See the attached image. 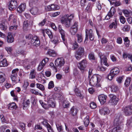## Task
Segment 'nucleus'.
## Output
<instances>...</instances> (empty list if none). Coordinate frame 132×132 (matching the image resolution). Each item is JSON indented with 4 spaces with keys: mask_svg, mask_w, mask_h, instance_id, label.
I'll return each instance as SVG.
<instances>
[{
    "mask_svg": "<svg viewBox=\"0 0 132 132\" xmlns=\"http://www.w3.org/2000/svg\"><path fill=\"white\" fill-rule=\"evenodd\" d=\"M74 15L73 14H66L63 17L61 20L62 23L64 24L67 28H69L70 26L71 21L73 19Z\"/></svg>",
    "mask_w": 132,
    "mask_h": 132,
    "instance_id": "nucleus-1",
    "label": "nucleus"
},
{
    "mask_svg": "<svg viewBox=\"0 0 132 132\" xmlns=\"http://www.w3.org/2000/svg\"><path fill=\"white\" fill-rule=\"evenodd\" d=\"M120 119V116L118 114L116 116L114 121V123L116 124V127L113 129L112 132H119L120 131L123 127L122 124L119 122Z\"/></svg>",
    "mask_w": 132,
    "mask_h": 132,
    "instance_id": "nucleus-2",
    "label": "nucleus"
},
{
    "mask_svg": "<svg viewBox=\"0 0 132 132\" xmlns=\"http://www.w3.org/2000/svg\"><path fill=\"white\" fill-rule=\"evenodd\" d=\"M101 77L100 75H94L90 80V84L93 86L99 87L100 85L98 83L101 81Z\"/></svg>",
    "mask_w": 132,
    "mask_h": 132,
    "instance_id": "nucleus-3",
    "label": "nucleus"
},
{
    "mask_svg": "<svg viewBox=\"0 0 132 132\" xmlns=\"http://www.w3.org/2000/svg\"><path fill=\"white\" fill-rule=\"evenodd\" d=\"M84 48L83 47L80 46L75 53V56L77 59L78 60H80L84 54Z\"/></svg>",
    "mask_w": 132,
    "mask_h": 132,
    "instance_id": "nucleus-4",
    "label": "nucleus"
},
{
    "mask_svg": "<svg viewBox=\"0 0 132 132\" xmlns=\"http://www.w3.org/2000/svg\"><path fill=\"white\" fill-rule=\"evenodd\" d=\"M87 65V61L85 60H83L81 62L79 63L78 67L81 71L82 73H83L86 68Z\"/></svg>",
    "mask_w": 132,
    "mask_h": 132,
    "instance_id": "nucleus-5",
    "label": "nucleus"
},
{
    "mask_svg": "<svg viewBox=\"0 0 132 132\" xmlns=\"http://www.w3.org/2000/svg\"><path fill=\"white\" fill-rule=\"evenodd\" d=\"M122 110L125 115L128 116L132 114V106H129L126 107H123Z\"/></svg>",
    "mask_w": 132,
    "mask_h": 132,
    "instance_id": "nucleus-6",
    "label": "nucleus"
},
{
    "mask_svg": "<svg viewBox=\"0 0 132 132\" xmlns=\"http://www.w3.org/2000/svg\"><path fill=\"white\" fill-rule=\"evenodd\" d=\"M22 65L26 70H29L31 67V62L29 59H25L22 61Z\"/></svg>",
    "mask_w": 132,
    "mask_h": 132,
    "instance_id": "nucleus-7",
    "label": "nucleus"
},
{
    "mask_svg": "<svg viewBox=\"0 0 132 132\" xmlns=\"http://www.w3.org/2000/svg\"><path fill=\"white\" fill-rule=\"evenodd\" d=\"M53 99L52 98H48L46 102L47 104H45V105L44 106V109H47L50 107L53 108L55 106V104L54 103Z\"/></svg>",
    "mask_w": 132,
    "mask_h": 132,
    "instance_id": "nucleus-8",
    "label": "nucleus"
},
{
    "mask_svg": "<svg viewBox=\"0 0 132 132\" xmlns=\"http://www.w3.org/2000/svg\"><path fill=\"white\" fill-rule=\"evenodd\" d=\"M55 62L56 66L60 68L64 65L65 63V61L63 57H60L56 60Z\"/></svg>",
    "mask_w": 132,
    "mask_h": 132,
    "instance_id": "nucleus-9",
    "label": "nucleus"
},
{
    "mask_svg": "<svg viewBox=\"0 0 132 132\" xmlns=\"http://www.w3.org/2000/svg\"><path fill=\"white\" fill-rule=\"evenodd\" d=\"M78 29V23L75 22L73 24L70 28V32L72 35H75L77 32Z\"/></svg>",
    "mask_w": 132,
    "mask_h": 132,
    "instance_id": "nucleus-10",
    "label": "nucleus"
},
{
    "mask_svg": "<svg viewBox=\"0 0 132 132\" xmlns=\"http://www.w3.org/2000/svg\"><path fill=\"white\" fill-rule=\"evenodd\" d=\"M17 3L16 0H11L9 2V9L10 11L14 10L17 6Z\"/></svg>",
    "mask_w": 132,
    "mask_h": 132,
    "instance_id": "nucleus-11",
    "label": "nucleus"
},
{
    "mask_svg": "<svg viewBox=\"0 0 132 132\" xmlns=\"http://www.w3.org/2000/svg\"><path fill=\"white\" fill-rule=\"evenodd\" d=\"M45 8L46 11H48L58 10L60 9V7L56 5L52 4L51 5L46 6Z\"/></svg>",
    "mask_w": 132,
    "mask_h": 132,
    "instance_id": "nucleus-12",
    "label": "nucleus"
},
{
    "mask_svg": "<svg viewBox=\"0 0 132 132\" xmlns=\"http://www.w3.org/2000/svg\"><path fill=\"white\" fill-rule=\"evenodd\" d=\"M99 55L101 59V62L103 63V64L105 65L108 67L109 66V64L107 63V59L106 56L102 54V53H100Z\"/></svg>",
    "mask_w": 132,
    "mask_h": 132,
    "instance_id": "nucleus-13",
    "label": "nucleus"
},
{
    "mask_svg": "<svg viewBox=\"0 0 132 132\" xmlns=\"http://www.w3.org/2000/svg\"><path fill=\"white\" fill-rule=\"evenodd\" d=\"M31 43L34 46H38L40 44V41L39 37L36 36H34L31 40Z\"/></svg>",
    "mask_w": 132,
    "mask_h": 132,
    "instance_id": "nucleus-14",
    "label": "nucleus"
},
{
    "mask_svg": "<svg viewBox=\"0 0 132 132\" xmlns=\"http://www.w3.org/2000/svg\"><path fill=\"white\" fill-rule=\"evenodd\" d=\"M109 97L110 98L109 102L112 105H116L118 102L116 96L112 94H110Z\"/></svg>",
    "mask_w": 132,
    "mask_h": 132,
    "instance_id": "nucleus-15",
    "label": "nucleus"
},
{
    "mask_svg": "<svg viewBox=\"0 0 132 132\" xmlns=\"http://www.w3.org/2000/svg\"><path fill=\"white\" fill-rule=\"evenodd\" d=\"M48 58H46L44 59L42 62L39 63L38 67V70L39 71H41L45 65L46 63L48 61Z\"/></svg>",
    "mask_w": 132,
    "mask_h": 132,
    "instance_id": "nucleus-16",
    "label": "nucleus"
},
{
    "mask_svg": "<svg viewBox=\"0 0 132 132\" xmlns=\"http://www.w3.org/2000/svg\"><path fill=\"white\" fill-rule=\"evenodd\" d=\"M115 12V10L114 8H111L108 14L105 17V19L108 20L110 19L111 18H112Z\"/></svg>",
    "mask_w": 132,
    "mask_h": 132,
    "instance_id": "nucleus-17",
    "label": "nucleus"
},
{
    "mask_svg": "<svg viewBox=\"0 0 132 132\" xmlns=\"http://www.w3.org/2000/svg\"><path fill=\"white\" fill-rule=\"evenodd\" d=\"M26 8V4L25 3L22 4L17 8V12L19 13H22L24 11Z\"/></svg>",
    "mask_w": 132,
    "mask_h": 132,
    "instance_id": "nucleus-18",
    "label": "nucleus"
},
{
    "mask_svg": "<svg viewBox=\"0 0 132 132\" xmlns=\"http://www.w3.org/2000/svg\"><path fill=\"white\" fill-rule=\"evenodd\" d=\"M86 32V37L84 41V43L86 44L87 43V41L88 38V36L90 34H93V30L91 29H86L85 31Z\"/></svg>",
    "mask_w": 132,
    "mask_h": 132,
    "instance_id": "nucleus-19",
    "label": "nucleus"
},
{
    "mask_svg": "<svg viewBox=\"0 0 132 132\" xmlns=\"http://www.w3.org/2000/svg\"><path fill=\"white\" fill-rule=\"evenodd\" d=\"M100 113L102 115H104L108 114L110 113V111L106 107L101 108L100 110Z\"/></svg>",
    "mask_w": 132,
    "mask_h": 132,
    "instance_id": "nucleus-20",
    "label": "nucleus"
},
{
    "mask_svg": "<svg viewBox=\"0 0 132 132\" xmlns=\"http://www.w3.org/2000/svg\"><path fill=\"white\" fill-rule=\"evenodd\" d=\"M106 96L104 95H101L98 96V99L101 103L103 104L106 101Z\"/></svg>",
    "mask_w": 132,
    "mask_h": 132,
    "instance_id": "nucleus-21",
    "label": "nucleus"
},
{
    "mask_svg": "<svg viewBox=\"0 0 132 132\" xmlns=\"http://www.w3.org/2000/svg\"><path fill=\"white\" fill-rule=\"evenodd\" d=\"M84 117V119L83 122L84 125L85 127L89 125V117L88 115H84L83 116H82L81 117Z\"/></svg>",
    "mask_w": 132,
    "mask_h": 132,
    "instance_id": "nucleus-22",
    "label": "nucleus"
},
{
    "mask_svg": "<svg viewBox=\"0 0 132 132\" xmlns=\"http://www.w3.org/2000/svg\"><path fill=\"white\" fill-rule=\"evenodd\" d=\"M31 13L33 15L39 14V11L38 8L36 7H32L30 11Z\"/></svg>",
    "mask_w": 132,
    "mask_h": 132,
    "instance_id": "nucleus-23",
    "label": "nucleus"
},
{
    "mask_svg": "<svg viewBox=\"0 0 132 132\" xmlns=\"http://www.w3.org/2000/svg\"><path fill=\"white\" fill-rule=\"evenodd\" d=\"M42 123L46 127L48 132H54L51 126L47 122L44 121Z\"/></svg>",
    "mask_w": 132,
    "mask_h": 132,
    "instance_id": "nucleus-24",
    "label": "nucleus"
},
{
    "mask_svg": "<svg viewBox=\"0 0 132 132\" xmlns=\"http://www.w3.org/2000/svg\"><path fill=\"white\" fill-rule=\"evenodd\" d=\"M120 71L119 69L117 68H115L112 69L111 71V73L114 76L118 74Z\"/></svg>",
    "mask_w": 132,
    "mask_h": 132,
    "instance_id": "nucleus-25",
    "label": "nucleus"
},
{
    "mask_svg": "<svg viewBox=\"0 0 132 132\" xmlns=\"http://www.w3.org/2000/svg\"><path fill=\"white\" fill-rule=\"evenodd\" d=\"M77 109L73 106L70 109V113L73 116H74L77 114Z\"/></svg>",
    "mask_w": 132,
    "mask_h": 132,
    "instance_id": "nucleus-26",
    "label": "nucleus"
},
{
    "mask_svg": "<svg viewBox=\"0 0 132 132\" xmlns=\"http://www.w3.org/2000/svg\"><path fill=\"white\" fill-rule=\"evenodd\" d=\"M14 39L11 33H9L7 37V41L8 43H12L13 42Z\"/></svg>",
    "mask_w": 132,
    "mask_h": 132,
    "instance_id": "nucleus-27",
    "label": "nucleus"
},
{
    "mask_svg": "<svg viewBox=\"0 0 132 132\" xmlns=\"http://www.w3.org/2000/svg\"><path fill=\"white\" fill-rule=\"evenodd\" d=\"M36 75V72L34 69H32L30 71L29 78L31 79H34L35 78Z\"/></svg>",
    "mask_w": 132,
    "mask_h": 132,
    "instance_id": "nucleus-28",
    "label": "nucleus"
},
{
    "mask_svg": "<svg viewBox=\"0 0 132 132\" xmlns=\"http://www.w3.org/2000/svg\"><path fill=\"white\" fill-rule=\"evenodd\" d=\"M47 53L50 56L52 57H55L56 55V53L53 50H48Z\"/></svg>",
    "mask_w": 132,
    "mask_h": 132,
    "instance_id": "nucleus-29",
    "label": "nucleus"
},
{
    "mask_svg": "<svg viewBox=\"0 0 132 132\" xmlns=\"http://www.w3.org/2000/svg\"><path fill=\"white\" fill-rule=\"evenodd\" d=\"M8 65V64L7 63V60L5 59L0 62V67H6Z\"/></svg>",
    "mask_w": 132,
    "mask_h": 132,
    "instance_id": "nucleus-30",
    "label": "nucleus"
},
{
    "mask_svg": "<svg viewBox=\"0 0 132 132\" xmlns=\"http://www.w3.org/2000/svg\"><path fill=\"white\" fill-rule=\"evenodd\" d=\"M51 42L55 45H57L59 42V38L57 37H55L52 40Z\"/></svg>",
    "mask_w": 132,
    "mask_h": 132,
    "instance_id": "nucleus-31",
    "label": "nucleus"
},
{
    "mask_svg": "<svg viewBox=\"0 0 132 132\" xmlns=\"http://www.w3.org/2000/svg\"><path fill=\"white\" fill-rule=\"evenodd\" d=\"M109 27L110 29L113 28L114 29H116L117 28V21L115 20L113 22L110 24Z\"/></svg>",
    "mask_w": 132,
    "mask_h": 132,
    "instance_id": "nucleus-32",
    "label": "nucleus"
},
{
    "mask_svg": "<svg viewBox=\"0 0 132 132\" xmlns=\"http://www.w3.org/2000/svg\"><path fill=\"white\" fill-rule=\"evenodd\" d=\"M29 22L28 20L25 21L23 22V28L24 30H28V28L29 26Z\"/></svg>",
    "mask_w": 132,
    "mask_h": 132,
    "instance_id": "nucleus-33",
    "label": "nucleus"
},
{
    "mask_svg": "<svg viewBox=\"0 0 132 132\" xmlns=\"http://www.w3.org/2000/svg\"><path fill=\"white\" fill-rule=\"evenodd\" d=\"M9 109L10 110H13V109H15L16 106L14 103H12L9 104L8 105Z\"/></svg>",
    "mask_w": 132,
    "mask_h": 132,
    "instance_id": "nucleus-34",
    "label": "nucleus"
},
{
    "mask_svg": "<svg viewBox=\"0 0 132 132\" xmlns=\"http://www.w3.org/2000/svg\"><path fill=\"white\" fill-rule=\"evenodd\" d=\"M131 81V78L130 77L127 78L124 83V86L126 87L128 86L130 84Z\"/></svg>",
    "mask_w": 132,
    "mask_h": 132,
    "instance_id": "nucleus-35",
    "label": "nucleus"
},
{
    "mask_svg": "<svg viewBox=\"0 0 132 132\" xmlns=\"http://www.w3.org/2000/svg\"><path fill=\"white\" fill-rule=\"evenodd\" d=\"M7 28V26L5 25V23L2 22L0 23V28L2 30H5Z\"/></svg>",
    "mask_w": 132,
    "mask_h": 132,
    "instance_id": "nucleus-36",
    "label": "nucleus"
},
{
    "mask_svg": "<svg viewBox=\"0 0 132 132\" xmlns=\"http://www.w3.org/2000/svg\"><path fill=\"white\" fill-rule=\"evenodd\" d=\"M36 85L37 88L42 91H44L45 89L44 87L42 84L39 83H37L36 84Z\"/></svg>",
    "mask_w": 132,
    "mask_h": 132,
    "instance_id": "nucleus-37",
    "label": "nucleus"
},
{
    "mask_svg": "<svg viewBox=\"0 0 132 132\" xmlns=\"http://www.w3.org/2000/svg\"><path fill=\"white\" fill-rule=\"evenodd\" d=\"M56 125L57 129L58 131L59 132L62 131V129L61 123L59 122H57L56 123Z\"/></svg>",
    "mask_w": 132,
    "mask_h": 132,
    "instance_id": "nucleus-38",
    "label": "nucleus"
},
{
    "mask_svg": "<svg viewBox=\"0 0 132 132\" xmlns=\"http://www.w3.org/2000/svg\"><path fill=\"white\" fill-rule=\"evenodd\" d=\"M63 103V106L64 108H66L68 107L69 106V103L68 101L66 100H63L62 101Z\"/></svg>",
    "mask_w": 132,
    "mask_h": 132,
    "instance_id": "nucleus-39",
    "label": "nucleus"
},
{
    "mask_svg": "<svg viewBox=\"0 0 132 132\" xmlns=\"http://www.w3.org/2000/svg\"><path fill=\"white\" fill-rule=\"evenodd\" d=\"M122 12L126 17H128L131 13L130 11H129L127 10H123Z\"/></svg>",
    "mask_w": 132,
    "mask_h": 132,
    "instance_id": "nucleus-40",
    "label": "nucleus"
},
{
    "mask_svg": "<svg viewBox=\"0 0 132 132\" xmlns=\"http://www.w3.org/2000/svg\"><path fill=\"white\" fill-rule=\"evenodd\" d=\"M111 3L112 4V5H114L116 6H119L121 4V3L119 1H117L116 0H113L111 2Z\"/></svg>",
    "mask_w": 132,
    "mask_h": 132,
    "instance_id": "nucleus-41",
    "label": "nucleus"
},
{
    "mask_svg": "<svg viewBox=\"0 0 132 132\" xmlns=\"http://www.w3.org/2000/svg\"><path fill=\"white\" fill-rule=\"evenodd\" d=\"M76 36L77 38V41L78 43H80L82 41V38L81 35L77 34Z\"/></svg>",
    "mask_w": 132,
    "mask_h": 132,
    "instance_id": "nucleus-42",
    "label": "nucleus"
},
{
    "mask_svg": "<svg viewBox=\"0 0 132 132\" xmlns=\"http://www.w3.org/2000/svg\"><path fill=\"white\" fill-rule=\"evenodd\" d=\"M17 75L11 74V78L12 81L15 82L17 80Z\"/></svg>",
    "mask_w": 132,
    "mask_h": 132,
    "instance_id": "nucleus-43",
    "label": "nucleus"
},
{
    "mask_svg": "<svg viewBox=\"0 0 132 132\" xmlns=\"http://www.w3.org/2000/svg\"><path fill=\"white\" fill-rule=\"evenodd\" d=\"M111 90L112 92H116L119 90L118 87L115 86L113 85L111 87Z\"/></svg>",
    "mask_w": 132,
    "mask_h": 132,
    "instance_id": "nucleus-44",
    "label": "nucleus"
},
{
    "mask_svg": "<svg viewBox=\"0 0 132 132\" xmlns=\"http://www.w3.org/2000/svg\"><path fill=\"white\" fill-rule=\"evenodd\" d=\"M130 29V27L129 26L128 24H126L124 26L123 30L124 31H129Z\"/></svg>",
    "mask_w": 132,
    "mask_h": 132,
    "instance_id": "nucleus-45",
    "label": "nucleus"
},
{
    "mask_svg": "<svg viewBox=\"0 0 132 132\" xmlns=\"http://www.w3.org/2000/svg\"><path fill=\"white\" fill-rule=\"evenodd\" d=\"M30 103V101L29 100H24L23 102V106L24 107H27L29 105Z\"/></svg>",
    "mask_w": 132,
    "mask_h": 132,
    "instance_id": "nucleus-46",
    "label": "nucleus"
},
{
    "mask_svg": "<svg viewBox=\"0 0 132 132\" xmlns=\"http://www.w3.org/2000/svg\"><path fill=\"white\" fill-rule=\"evenodd\" d=\"M54 87V85L53 82L52 81H50L48 84V89H50L51 88H53Z\"/></svg>",
    "mask_w": 132,
    "mask_h": 132,
    "instance_id": "nucleus-47",
    "label": "nucleus"
},
{
    "mask_svg": "<svg viewBox=\"0 0 132 132\" xmlns=\"http://www.w3.org/2000/svg\"><path fill=\"white\" fill-rule=\"evenodd\" d=\"M120 20V22L123 24L125 23L126 22V19L125 18L122 16H120L119 17Z\"/></svg>",
    "mask_w": 132,
    "mask_h": 132,
    "instance_id": "nucleus-48",
    "label": "nucleus"
},
{
    "mask_svg": "<svg viewBox=\"0 0 132 132\" xmlns=\"http://www.w3.org/2000/svg\"><path fill=\"white\" fill-rule=\"evenodd\" d=\"M88 57L90 60H94L95 59L94 55L93 53H90L89 54Z\"/></svg>",
    "mask_w": 132,
    "mask_h": 132,
    "instance_id": "nucleus-49",
    "label": "nucleus"
},
{
    "mask_svg": "<svg viewBox=\"0 0 132 132\" xmlns=\"http://www.w3.org/2000/svg\"><path fill=\"white\" fill-rule=\"evenodd\" d=\"M61 35L63 41H64L65 40V39L64 38L65 36V32L64 30H63L61 31H59Z\"/></svg>",
    "mask_w": 132,
    "mask_h": 132,
    "instance_id": "nucleus-50",
    "label": "nucleus"
},
{
    "mask_svg": "<svg viewBox=\"0 0 132 132\" xmlns=\"http://www.w3.org/2000/svg\"><path fill=\"white\" fill-rule=\"evenodd\" d=\"M19 70V69L18 68L15 69L13 70L12 72V74L18 76L17 74L18 73Z\"/></svg>",
    "mask_w": 132,
    "mask_h": 132,
    "instance_id": "nucleus-51",
    "label": "nucleus"
},
{
    "mask_svg": "<svg viewBox=\"0 0 132 132\" xmlns=\"http://www.w3.org/2000/svg\"><path fill=\"white\" fill-rule=\"evenodd\" d=\"M32 35L31 34H28L26 36L25 38L27 40H29L33 39Z\"/></svg>",
    "mask_w": 132,
    "mask_h": 132,
    "instance_id": "nucleus-52",
    "label": "nucleus"
},
{
    "mask_svg": "<svg viewBox=\"0 0 132 132\" xmlns=\"http://www.w3.org/2000/svg\"><path fill=\"white\" fill-rule=\"evenodd\" d=\"M90 107L92 109H95L96 107V104L94 102H92L90 105Z\"/></svg>",
    "mask_w": 132,
    "mask_h": 132,
    "instance_id": "nucleus-53",
    "label": "nucleus"
},
{
    "mask_svg": "<svg viewBox=\"0 0 132 132\" xmlns=\"http://www.w3.org/2000/svg\"><path fill=\"white\" fill-rule=\"evenodd\" d=\"M1 121L3 123H7V121L5 119L4 116L3 115L0 116Z\"/></svg>",
    "mask_w": 132,
    "mask_h": 132,
    "instance_id": "nucleus-54",
    "label": "nucleus"
},
{
    "mask_svg": "<svg viewBox=\"0 0 132 132\" xmlns=\"http://www.w3.org/2000/svg\"><path fill=\"white\" fill-rule=\"evenodd\" d=\"M46 21V19H44L42 21H41L39 23V25L40 26H44Z\"/></svg>",
    "mask_w": 132,
    "mask_h": 132,
    "instance_id": "nucleus-55",
    "label": "nucleus"
},
{
    "mask_svg": "<svg viewBox=\"0 0 132 132\" xmlns=\"http://www.w3.org/2000/svg\"><path fill=\"white\" fill-rule=\"evenodd\" d=\"M117 42V43L119 44H121L122 43V39L120 37H118Z\"/></svg>",
    "mask_w": 132,
    "mask_h": 132,
    "instance_id": "nucleus-56",
    "label": "nucleus"
},
{
    "mask_svg": "<svg viewBox=\"0 0 132 132\" xmlns=\"http://www.w3.org/2000/svg\"><path fill=\"white\" fill-rule=\"evenodd\" d=\"M131 54H127L126 53H123L122 56L123 58L125 59L128 57V58H129V57H128V56L129 55H130Z\"/></svg>",
    "mask_w": 132,
    "mask_h": 132,
    "instance_id": "nucleus-57",
    "label": "nucleus"
},
{
    "mask_svg": "<svg viewBox=\"0 0 132 132\" xmlns=\"http://www.w3.org/2000/svg\"><path fill=\"white\" fill-rule=\"evenodd\" d=\"M110 58L113 62H115L117 60L116 58L113 55H110Z\"/></svg>",
    "mask_w": 132,
    "mask_h": 132,
    "instance_id": "nucleus-58",
    "label": "nucleus"
},
{
    "mask_svg": "<svg viewBox=\"0 0 132 132\" xmlns=\"http://www.w3.org/2000/svg\"><path fill=\"white\" fill-rule=\"evenodd\" d=\"M5 49L8 53L10 54L11 53L12 50L11 47H5Z\"/></svg>",
    "mask_w": 132,
    "mask_h": 132,
    "instance_id": "nucleus-59",
    "label": "nucleus"
},
{
    "mask_svg": "<svg viewBox=\"0 0 132 132\" xmlns=\"http://www.w3.org/2000/svg\"><path fill=\"white\" fill-rule=\"evenodd\" d=\"M60 14V12H57L52 13L51 15L52 17H55L58 15Z\"/></svg>",
    "mask_w": 132,
    "mask_h": 132,
    "instance_id": "nucleus-60",
    "label": "nucleus"
},
{
    "mask_svg": "<svg viewBox=\"0 0 132 132\" xmlns=\"http://www.w3.org/2000/svg\"><path fill=\"white\" fill-rule=\"evenodd\" d=\"M47 34L48 35V36L50 39L53 38V35L52 34V33L49 30H48Z\"/></svg>",
    "mask_w": 132,
    "mask_h": 132,
    "instance_id": "nucleus-61",
    "label": "nucleus"
},
{
    "mask_svg": "<svg viewBox=\"0 0 132 132\" xmlns=\"http://www.w3.org/2000/svg\"><path fill=\"white\" fill-rule=\"evenodd\" d=\"M114 76L112 75L110 72L109 74L108 75V79L110 80H111Z\"/></svg>",
    "mask_w": 132,
    "mask_h": 132,
    "instance_id": "nucleus-62",
    "label": "nucleus"
},
{
    "mask_svg": "<svg viewBox=\"0 0 132 132\" xmlns=\"http://www.w3.org/2000/svg\"><path fill=\"white\" fill-rule=\"evenodd\" d=\"M69 67L68 66H67L66 67H65L64 69V70L65 71V73H68L70 71Z\"/></svg>",
    "mask_w": 132,
    "mask_h": 132,
    "instance_id": "nucleus-63",
    "label": "nucleus"
},
{
    "mask_svg": "<svg viewBox=\"0 0 132 132\" xmlns=\"http://www.w3.org/2000/svg\"><path fill=\"white\" fill-rule=\"evenodd\" d=\"M86 3V0H81L80 4L82 6L84 7Z\"/></svg>",
    "mask_w": 132,
    "mask_h": 132,
    "instance_id": "nucleus-64",
    "label": "nucleus"
}]
</instances>
